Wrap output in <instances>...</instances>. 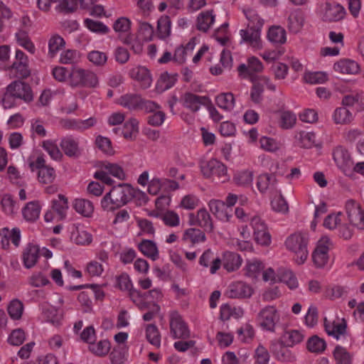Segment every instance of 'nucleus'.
<instances>
[{"mask_svg":"<svg viewBox=\"0 0 364 364\" xmlns=\"http://www.w3.org/2000/svg\"><path fill=\"white\" fill-rule=\"evenodd\" d=\"M133 187L128 183L113 186L101 199L100 205L105 211L113 212L132 200Z\"/></svg>","mask_w":364,"mask_h":364,"instance_id":"1","label":"nucleus"},{"mask_svg":"<svg viewBox=\"0 0 364 364\" xmlns=\"http://www.w3.org/2000/svg\"><path fill=\"white\" fill-rule=\"evenodd\" d=\"M63 304V297L59 294H53L48 301L41 305V318L43 321L55 326H60L65 314Z\"/></svg>","mask_w":364,"mask_h":364,"instance_id":"2","label":"nucleus"},{"mask_svg":"<svg viewBox=\"0 0 364 364\" xmlns=\"http://www.w3.org/2000/svg\"><path fill=\"white\" fill-rule=\"evenodd\" d=\"M137 183L142 187L146 188V191L151 195L156 196L160 192L168 193L179 188V184L166 178L154 176L151 179L148 171H143L138 177Z\"/></svg>","mask_w":364,"mask_h":364,"instance_id":"3","label":"nucleus"},{"mask_svg":"<svg viewBox=\"0 0 364 364\" xmlns=\"http://www.w3.org/2000/svg\"><path fill=\"white\" fill-rule=\"evenodd\" d=\"M309 238L306 234L295 232L285 240L287 249L294 255L295 262L298 264H304L309 256Z\"/></svg>","mask_w":364,"mask_h":364,"instance_id":"4","label":"nucleus"},{"mask_svg":"<svg viewBox=\"0 0 364 364\" xmlns=\"http://www.w3.org/2000/svg\"><path fill=\"white\" fill-rule=\"evenodd\" d=\"M68 85L71 87L95 88L99 85V77L92 70L80 67H74L70 70Z\"/></svg>","mask_w":364,"mask_h":364,"instance_id":"5","label":"nucleus"},{"mask_svg":"<svg viewBox=\"0 0 364 364\" xmlns=\"http://www.w3.org/2000/svg\"><path fill=\"white\" fill-rule=\"evenodd\" d=\"M333 248V242L328 236L323 235L318 240L312 252V260L316 267H324L328 264Z\"/></svg>","mask_w":364,"mask_h":364,"instance_id":"6","label":"nucleus"},{"mask_svg":"<svg viewBox=\"0 0 364 364\" xmlns=\"http://www.w3.org/2000/svg\"><path fill=\"white\" fill-rule=\"evenodd\" d=\"M256 319L258 326L263 331L272 333L280 322V313L275 306L267 305L259 310Z\"/></svg>","mask_w":364,"mask_h":364,"instance_id":"7","label":"nucleus"},{"mask_svg":"<svg viewBox=\"0 0 364 364\" xmlns=\"http://www.w3.org/2000/svg\"><path fill=\"white\" fill-rule=\"evenodd\" d=\"M110 176L119 179L126 180V173L119 164L109 161H103L99 165V168L95 171L94 176L95 178L102 181L105 183L111 185L113 180Z\"/></svg>","mask_w":364,"mask_h":364,"instance_id":"8","label":"nucleus"},{"mask_svg":"<svg viewBox=\"0 0 364 364\" xmlns=\"http://www.w3.org/2000/svg\"><path fill=\"white\" fill-rule=\"evenodd\" d=\"M200 170L206 178H217L222 182H225L230 178L226 166L216 159L202 162Z\"/></svg>","mask_w":364,"mask_h":364,"instance_id":"9","label":"nucleus"},{"mask_svg":"<svg viewBox=\"0 0 364 364\" xmlns=\"http://www.w3.org/2000/svg\"><path fill=\"white\" fill-rule=\"evenodd\" d=\"M346 217L341 212L328 215L323 221V226L328 230L338 229L341 237L349 239L352 236V229L345 223Z\"/></svg>","mask_w":364,"mask_h":364,"instance_id":"10","label":"nucleus"},{"mask_svg":"<svg viewBox=\"0 0 364 364\" xmlns=\"http://www.w3.org/2000/svg\"><path fill=\"white\" fill-rule=\"evenodd\" d=\"M319 16L326 21H338L346 16L343 6L336 3L324 2L319 4L317 9Z\"/></svg>","mask_w":364,"mask_h":364,"instance_id":"11","label":"nucleus"},{"mask_svg":"<svg viewBox=\"0 0 364 364\" xmlns=\"http://www.w3.org/2000/svg\"><path fill=\"white\" fill-rule=\"evenodd\" d=\"M170 333L174 339H186L190 336V330L182 316L177 311L169 314Z\"/></svg>","mask_w":364,"mask_h":364,"instance_id":"12","label":"nucleus"},{"mask_svg":"<svg viewBox=\"0 0 364 364\" xmlns=\"http://www.w3.org/2000/svg\"><path fill=\"white\" fill-rule=\"evenodd\" d=\"M250 225L255 242L262 246H269L272 237L264 222L259 217L254 216L250 220Z\"/></svg>","mask_w":364,"mask_h":364,"instance_id":"13","label":"nucleus"},{"mask_svg":"<svg viewBox=\"0 0 364 364\" xmlns=\"http://www.w3.org/2000/svg\"><path fill=\"white\" fill-rule=\"evenodd\" d=\"M333 159L337 167L347 176L351 175L353 160L349 151L342 146H338L333 150Z\"/></svg>","mask_w":364,"mask_h":364,"instance_id":"14","label":"nucleus"},{"mask_svg":"<svg viewBox=\"0 0 364 364\" xmlns=\"http://www.w3.org/2000/svg\"><path fill=\"white\" fill-rule=\"evenodd\" d=\"M264 65L261 60L255 56L248 58L247 64H241L238 66L237 70L240 77L249 79L252 82L255 80V73H262Z\"/></svg>","mask_w":364,"mask_h":364,"instance_id":"15","label":"nucleus"},{"mask_svg":"<svg viewBox=\"0 0 364 364\" xmlns=\"http://www.w3.org/2000/svg\"><path fill=\"white\" fill-rule=\"evenodd\" d=\"M70 239L79 245H88L92 241V235L88 228L80 223L73 224L70 228Z\"/></svg>","mask_w":364,"mask_h":364,"instance_id":"16","label":"nucleus"},{"mask_svg":"<svg viewBox=\"0 0 364 364\" xmlns=\"http://www.w3.org/2000/svg\"><path fill=\"white\" fill-rule=\"evenodd\" d=\"M241 38L240 43H247L254 50H261L263 43L261 38L260 29H241L239 31Z\"/></svg>","mask_w":364,"mask_h":364,"instance_id":"17","label":"nucleus"},{"mask_svg":"<svg viewBox=\"0 0 364 364\" xmlns=\"http://www.w3.org/2000/svg\"><path fill=\"white\" fill-rule=\"evenodd\" d=\"M253 293L254 289L252 286L243 282L230 284L225 292L226 295L231 299H248Z\"/></svg>","mask_w":364,"mask_h":364,"instance_id":"18","label":"nucleus"},{"mask_svg":"<svg viewBox=\"0 0 364 364\" xmlns=\"http://www.w3.org/2000/svg\"><path fill=\"white\" fill-rule=\"evenodd\" d=\"M188 218L190 225H198L207 231H212L213 229L211 217L205 208L199 209L196 213H189Z\"/></svg>","mask_w":364,"mask_h":364,"instance_id":"19","label":"nucleus"},{"mask_svg":"<svg viewBox=\"0 0 364 364\" xmlns=\"http://www.w3.org/2000/svg\"><path fill=\"white\" fill-rule=\"evenodd\" d=\"M346 213L349 222L359 229H364V210L354 201L346 203Z\"/></svg>","mask_w":364,"mask_h":364,"instance_id":"20","label":"nucleus"},{"mask_svg":"<svg viewBox=\"0 0 364 364\" xmlns=\"http://www.w3.org/2000/svg\"><path fill=\"white\" fill-rule=\"evenodd\" d=\"M129 75L130 77L138 82L139 86L143 89H147L152 84V76L148 68L144 66H136L132 68Z\"/></svg>","mask_w":364,"mask_h":364,"instance_id":"21","label":"nucleus"},{"mask_svg":"<svg viewBox=\"0 0 364 364\" xmlns=\"http://www.w3.org/2000/svg\"><path fill=\"white\" fill-rule=\"evenodd\" d=\"M43 207V203L34 200L26 203L21 208V215L23 220L28 223H34L39 218Z\"/></svg>","mask_w":364,"mask_h":364,"instance_id":"22","label":"nucleus"},{"mask_svg":"<svg viewBox=\"0 0 364 364\" xmlns=\"http://www.w3.org/2000/svg\"><path fill=\"white\" fill-rule=\"evenodd\" d=\"M7 87L18 100H21L25 102H30L33 100L31 87L25 82L16 80L9 84Z\"/></svg>","mask_w":364,"mask_h":364,"instance_id":"23","label":"nucleus"},{"mask_svg":"<svg viewBox=\"0 0 364 364\" xmlns=\"http://www.w3.org/2000/svg\"><path fill=\"white\" fill-rule=\"evenodd\" d=\"M278 180L277 176L268 173H262L257 178L256 186L261 193L267 192H277Z\"/></svg>","mask_w":364,"mask_h":364,"instance_id":"24","label":"nucleus"},{"mask_svg":"<svg viewBox=\"0 0 364 364\" xmlns=\"http://www.w3.org/2000/svg\"><path fill=\"white\" fill-rule=\"evenodd\" d=\"M304 338L305 333L303 330L287 329L283 332L280 340L283 346L292 348L301 343Z\"/></svg>","mask_w":364,"mask_h":364,"instance_id":"25","label":"nucleus"},{"mask_svg":"<svg viewBox=\"0 0 364 364\" xmlns=\"http://www.w3.org/2000/svg\"><path fill=\"white\" fill-rule=\"evenodd\" d=\"M210 211L220 220L228 222L232 218L231 210H228L225 203L219 200H211L208 203Z\"/></svg>","mask_w":364,"mask_h":364,"instance_id":"26","label":"nucleus"},{"mask_svg":"<svg viewBox=\"0 0 364 364\" xmlns=\"http://www.w3.org/2000/svg\"><path fill=\"white\" fill-rule=\"evenodd\" d=\"M264 268V264L258 259H246L244 267V275L252 280H257Z\"/></svg>","mask_w":364,"mask_h":364,"instance_id":"27","label":"nucleus"},{"mask_svg":"<svg viewBox=\"0 0 364 364\" xmlns=\"http://www.w3.org/2000/svg\"><path fill=\"white\" fill-rule=\"evenodd\" d=\"M40 252V246L36 244L29 243L23 250L22 260L26 269L32 268L36 264Z\"/></svg>","mask_w":364,"mask_h":364,"instance_id":"28","label":"nucleus"},{"mask_svg":"<svg viewBox=\"0 0 364 364\" xmlns=\"http://www.w3.org/2000/svg\"><path fill=\"white\" fill-rule=\"evenodd\" d=\"M324 328L327 334L337 340L343 336L346 331V323L343 319L337 321H329L324 319Z\"/></svg>","mask_w":364,"mask_h":364,"instance_id":"29","label":"nucleus"},{"mask_svg":"<svg viewBox=\"0 0 364 364\" xmlns=\"http://www.w3.org/2000/svg\"><path fill=\"white\" fill-rule=\"evenodd\" d=\"M207 100L206 97L186 93L182 97V105L192 113H196L205 104Z\"/></svg>","mask_w":364,"mask_h":364,"instance_id":"30","label":"nucleus"},{"mask_svg":"<svg viewBox=\"0 0 364 364\" xmlns=\"http://www.w3.org/2000/svg\"><path fill=\"white\" fill-rule=\"evenodd\" d=\"M0 236H1V245L4 248H7L9 244V241L16 246L18 247L21 242V230L18 228H14L9 229L8 228H4L0 230Z\"/></svg>","mask_w":364,"mask_h":364,"instance_id":"31","label":"nucleus"},{"mask_svg":"<svg viewBox=\"0 0 364 364\" xmlns=\"http://www.w3.org/2000/svg\"><path fill=\"white\" fill-rule=\"evenodd\" d=\"M333 70L342 74L355 75L360 72V68L353 60L342 59L334 63Z\"/></svg>","mask_w":364,"mask_h":364,"instance_id":"32","label":"nucleus"},{"mask_svg":"<svg viewBox=\"0 0 364 364\" xmlns=\"http://www.w3.org/2000/svg\"><path fill=\"white\" fill-rule=\"evenodd\" d=\"M199 264L204 267H210V272L213 274L220 268L221 259L219 257L214 258L213 251L208 249L200 256Z\"/></svg>","mask_w":364,"mask_h":364,"instance_id":"33","label":"nucleus"},{"mask_svg":"<svg viewBox=\"0 0 364 364\" xmlns=\"http://www.w3.org/2000/svg\"><path fill=\"white\" fill-rule=\"evenodd\" d=\"M332 119L336 124L347 125L353 121L354 117L349 109L343 106L334 109Z\"/></svg>","mask_w":364,"mask_h":364,"instance_id":"34","label":"nucleus"},{"mask_svg":"<svg viewBox=\"0 0 364 364\" xmlns=\"http://www.w3.org/2000/svg\"><path fill=\"white\" fill-rule=\"evenodd\" d=\"M97 124V119L91 117L86 119H68L65 121L64 126L68 129H75L78 131H85Z\"/></svg>","mask_w":364,"mask_h":364,"instance_id":"35","label":"nucleus"},{"mask_svg":"<svg viewBox=\"0 0 364 364\" xmlns=\"http://www.w3.org/2000/svg\"><path fill=\"white\" fill-rule=\"evenodd\" d=\"M75 210L83 217L90 218L94 213L93 203L87 199L76 198L73 203Z\"/></svg>","mask_w":364,"mask_h":364,"instance_id":"36","label":"nucleus"},{"mask_svg":"<svg viewBox=\"0 0 364 364\" xmlns=\"http://www.w3.org/2000/svg\"><path fill=\"white\" fill-rule=\"evenodd\" d=\"M242 262L241 257L235 252H226L223 254V265L228 272L237 269L242 264Z\"/></svg>","mask_w":364,"mask_h":364,"instance_id":"37","label":"nucleus"},{"mask_svg":"<svg viewBox=\"0 0 364 364\" xmlns=\"http://www.w3.org/2000/svg\"><path fill=\"white\" fill-rule=\"evenodd\" d=\"M16 61L12 64L11 68L16 70L19 75L26 77L28 75V58L21 50H16Z\"/></svg>","mask_w":364,"mask_h":364,"instance_id":"38","label":"nucleus"},{"mask_svg":"<svg viewBox=\"0 0 364 364\" xmlns=\"http://www.w3.org/2000/svg\"><path fill=\"white\" fill-rule=\"evenodd\" d=\"M60 146L68 156H77L80 154L77 140L71 136L63 138L60 141Z\"/></svg>","mask_w":364,"mask_h":364,"instance_id":"39","label":"nucleus"},{"mask_svg":"<svg viewBox=\"0 0 364 364\" xmlns=\"http://www.w3.org/2000/svg\"><path fill=\"white\" fill-rule=\"evenodd\" d=\"M139 250L146 257L153 261L156 260L159 257V252L156 243L149 240H144L138 245Z\"/></svg>","mask_w":364,"mask_h":364,"instance_id":"40","label":"nucleus"},{"mask_svg":"<svg viewBox=\"0 0 364 364\" xmlns=\"http://www.w3.org/2000/svg\"><path fill=\"white\" fill-rule=\"evenodd\" d=\"M206 237L203 231L199 229L190 228L186 229L182 237L184 242H191L193 245L205 242Z\"/></svg>","mask_w":364,"mask_h":364,"instance_id":"41","label":"nucleus"},{"mask_svg":"<svg viewBox=\"0 0 364 364\" xmlns=\"http://www.w3.org/2000/svg\"><path fill=\"white\" fill-rule=\"evenodd\" d=\"M295 138L300 146L310 149L316 145V134L313 132L300 131L296 133Z\"/></svg>","mask_w":364,"mask_h":364,"instance_id":"42","label":"nucleus"},{"mask_svg":"<svg viewBox=\"0 0 364 364\" xmlns=\"http://www.w3.org/2000/svg\"><path fill=\"white\" fill-rule=\"evenodd\" d=\"M271 208L277 213L287 214L289 212V205L280 190L275 192V195L271 199Z\"/></svg>","mask_w":364,"mask_h":364,"instance_id":"43","label":"nucleus"},{"mask_svg":"<svg viewBox=\"0 0 364 364\" xmlns=\"http://www.w3.org/2000/svg\"><path fill=\"white\" fill-rule=\"evenodd\" d=\"M267 39L274 44H284L287 41L286 31L279 26H273L268 30Z\"/></svg>","mask_w":364,"mask_h":364,"instance_id":"44","label":"nucleus"},{"mask_svg":"<svg viewBox=\"0 0 364 364\" xmlns=\"http://www.w3.org/2000/svg\"><path fill=\"white\" fill-rule=\"evenodd\" d=\"M244 14L248 21L247 28L251 29H260L264 25V20L258 15L257 12L252 9H247L244 11Z\"/></svg>","mask_w":364,"mask_h":364,"instance_id":"45","label":"nucleus"},{"mask_svg":"<svg viewBox=\"0 0 364 364\" xmlns=\"http://www.w3.org/2000/svg\"><path fill=\"white\" fill-rule=\"evenodd\" d=\"M26 164L31 172L38 171L46 166L44 156L37 151H33L27 158Z\"/></svg>","mask_w":364,"mask_h":364,"instance_id":"46","label":"nucleus"},{"mask_svg":"<svg viewBox=\"0 0 364 364\" xmlns=\"http://www.w3.org/2000/svg\"><path fill=\"white\" fill-rule=\"evenodd\" d=\"M279 126L283 129H289L294 127L296 122V114L289 110H282L278 112Z\"/></svg>","mask_w":364,"mask_h":364,"instance_id":"47","label":"nucleus"},{"mask_svg":"<svg viewBox=\"0 0 364 364\" xmlns=\"http://www.w3.org/2000/svg\"><path fill=\"white\" fill-rule=\"evenodd\" d=\"M119 103L124 107L135 109L141 107L142 99L138 95L127 94L121 97Z\"/></svg>","mask_w":364,"mask_h":364,"instance_id":"48","label":"nucleus"},{"mask_svg":"<svg viewBox=\"0 0 364 364\" xmlns=\"http://www.w3.org/2000/svg\"><path fill=\"white\" fill-rule=\"evenodd\" d=\"M217 105L225 111L230 112L235 107V100L230 92H225L218 95L215 98Z\"/></svg>","mask_w":364,"mask_h":364,"instance_id":"49","label":"nucleus"},{"mask_svg":"<svg viewBox=\"0 0 364 364\" xmlns=\"http://www.w3.org/2000/svg\"><path fill=\"white\" fill-rule=\"evenodd\" d=\"M176 79L173 75H171L167 72H164L160 75L156 83V89L158 92H164L173 86Z\"/></svg>","mask_w":364,"mask_h":364,"instance_id":"50","label":"nucleus"},{"mask_svg":"<svg viewBox=\"0 0 364 364\" xmlns=\"http://www.w3.org/2000/svg\"><path fill=\"white\" fill-rule=\"evenodd\" d=\"M215 22L213 11L201 12L197 18V28L200 31H207Z\"/></svg>","mask_w":364,"mask_h":364,"instance_id":"51","label":"nucleus"},{"mask_svg":"<svg viewBox=\"0 0 364 364\" xmlns=\"http://www.w3.org/2000/svg\"><path fill=\"white\" fill-rule=\"evenodd\" d=\"M139 133V122L135 118L129 119L123 126L122 135L129 140L134 139Z\"/></svg>","mask_w":364,"mask_h":364,"instance_id":"52","label":"nucleus"},{"mask_svg":"<svg viewBox=\"0 0 364 364\" xmlns=\"http://www.w3.org/2000/svg\"><path fill=\"white\" fill-rule=\"evenodd\" d=\"M55 170L50 166L46 165L37 173V179L42 184L52 183L55 180Z\"/></svg>","mask_w":364,"mask_h":364,"instance_id":"53","label":"nucleus"},{"mask_svg":"<svg viewBox=\"0 0 364 364\" xmlns=\"http://www.w3.org/2000/svg\"><path fill=\"white\" fill-rule=\"evenodd\" d=\"M304 23V16L300 11L292 12L289 17V29L291 32L297 33L301 31Z\"/></svg>","mask_w":364,"mask_h":364,"instance_id":"54","label":"nucleus"},{"mask_svg":"<svg viewBox=\"0 0 364 364\" xmlns=\"http://www.w3.org/2000/svg\"><path fill=\"white\" fill-rule=\"evenodd\" d=\"M68 208V200L64 195L59 194L57 199L52 200L53 210L56 212L61 218L66 216Z\"/></svg>","mask_w":364,"mask_h":364,"instance_id":"55","label":"nucleus"},{"mask_svg":"<svg viewBox=\"0 0 364 364\" xmlns=\"http://www.w3.org/2000/svg\"><path fill=\"white\" fill-rule=\"evenodd\" d=\"M159 37L161 39L168 38L171 33V21L168 16H161L157 22Z\"/></svg>","mask_w":364,"mask_h":364,"instance_id":"56","label":"nucleus"},{"mask_svg":"<svg viewBox=\"0 0 364 364\" xmlns=\"http://www.w3.org/2000/svg\"><path fill=\"white\" fill-rule=\"evenodd\" d=\"M81 60V54L79 51L73 49H67L60 53L59 62L62 64H77Z\"/></svg>","mask_w":364,"mask_h":364,"instance_id":"57","label":"nucleus"},{"mask_svg":"<svg viewBox=\"0 0 364 364\" xmlns=\"http://www.w3.org/2000/svg\"><path fill=\"white\" fill-rule=\"evenodd\" d=\"M131 26V20L127 17L121 16L114 21L112 28L118 35H125L129 33Z\"/></svg>","mask_w":364,"mask_h":364,"instance_id":"58","label":"nucleus"},{"mask_svg":"<svg viewBox=\"0 0 364 364\" xmlns=\"http://www.w3.org/2000/svg\"><path fill=\"white\" fill-rule=\"evenodd\" d=\"M280 274L279 282L285 284L290 289H295L299 287L298 280L290 269L283 267L280 270Z\"/></svg>","mask_w":364,"mask_h":364,"instance_id":"59","label":"nucleus"},{"mask_svg":"<svg viewBox=\"0 0 364 364\" xmlns=\"http://www.w3.org/2000/svg\"><path fill=\"white\" fill-rule=\"evenodd\" d=\"M65 45V42L61 36L58 35L52 36L48 40V55L50 58L55 57Z\"/></svg>","mask_w":364,"mask_h":364,"instance_id":"60","label":"nucleus"},{"mask_svg":"<svg viewBox=\"0 0 364 364\" xmlns=\"http://www.w3.org/2000/svg\"><path fill=\"white\" fill-rule=\"evenodd\" d=\"M1 205L2 210L8 215H12L18 211L16 202L10 194H4L2 196Z\"/></svg>","mask_w":364,"mask_h":364,"instance_id":"61","label":"nucleus"},{"mask_svg":"<svg viewBox=\"0 0 364 364\" xmlns=\"http://www.w3.org/2000/svg\"><path fill=\"white\" fill-rule=\"evenodd\" d=\"M83 24L90 31L100 34H107L109 31V28L104 23L95 21L90 18H85Z\"/></svg>","mask_w":364,"mask_h":364,"instance_id":"62","label":"nucleus"},{"mask_svg":"<svg viewBox=\"0 0 364 364\" xmlns=\"http://www.w3.org/2000/svg\"><path fill=\"white\" fill-rule=\"evenodd\" d=\"M89 350L97 356H104L108 354L110 350L111 345L108 340L104 339L97 343H92L89 346Z\"/></svg>","mask_w":364,"mask_h":364,"instance_id":"63","label":"nucleus"},{"mask_svg":"<svg viewBox=\"0 0 364 364\" xmlns=\"http://www.w3.org/2000/svg\"><path fill=\"white\" fill-rule=\"evenodd\" d=\"M259 147L265 151L274 153L281 148L280 143L275 139L263 136L259 140Z\"/></svg>","mask_w":364,"mask_h":364,"instance_id":"64","label":"nucleus"}]
</instances>
